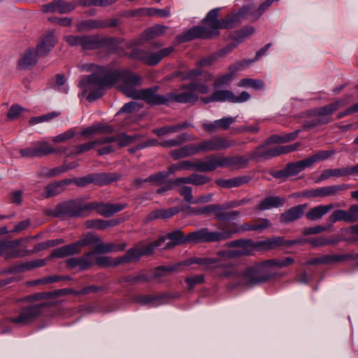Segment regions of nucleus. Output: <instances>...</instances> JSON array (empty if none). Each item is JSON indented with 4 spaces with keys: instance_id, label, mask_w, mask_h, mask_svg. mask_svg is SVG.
Returning a JSON list of instances; mask_svg holds the SVG:
<instances>
[{
    "instance_id": "a19ab883",
    "label": "nucleus",
    "mask_w": 358,
    "mask_h": 358,
    "mask_svg": "<svg viewBox=\"0 0 358 358\" xmlns=\"http://www.w3.org/2000/svg\"><path fill=\"white\" fill-rule=\"evenodd\" d=\"M141 256L142 255L139 248L136 247L130 248L122 257H120L118 258L120 262V264H122L124 263L138 261Z\"/></svg>"
},
{
    "instance_id": "de8ad7c7",
    "label": "nucleus",
    "mask_w": 358,
    "mask_h": 358,
    "mask_svg": "<svg viewBox=\"0 0 358 358\" xmlns=\"http://www.w3.org/2000/svg\"><path fill=\"white\" fill-rule=\"evenodd\" d=\"M351 98V96H347L341 98L333 103H331L322 108V112H334L339 110L342 106H345L348 100Z\"/></svg>"
},
{
    "instance_id": "7c9ffc66",
    "label": "nucleus",
    "mask_w": 358,
    "mask_h": 358,
    "mask_svg": "<svg viewBox=\"0 0 358 358\" xmlns=\"http://www.w3.org/2000/svg\"><path fill=\"white\" fill-rule=\"evenodd\" d=\"M113 131V128L112 126L99 123L83 129L80 134L87 137L97 134H110Z\"/></svg>"
},
{
    "instance_id": "ddd939ff",
    "label": "nucleus",
    "mask_w": 358,
    "mask_h": 358,
    "mask_svg": "<svg viewBox=\"0 0 358 358\" xmlns=\"http://www.w3.org/2000/svg\"><path fill=\"white\" fill-rule=\"evenodd\" d=\"M129 57L150 66L156 65L161 61L158 51L154 52L149 50L134 49L130 53Z\"/></svg>"
},
{
    "instance_id": "3c124183",
    "label": "nucleus",
    "mask_w": 358,
    "mask_h": 358,
    "mask_svg": "<svg viewBox=\"0 0 358 358\" xmlns=\"http://www.w3.org/2000/svg\"><path fill=\"white\" fill-rule=\"evenodd\" d=\"M104 27V23L100 20H89L81 23L78 29L79 30H90Z\"/></svg>"
},
{
    "instance_id": "4be33fe9",
    "label": "nucleus",
    "mask_w": 358,
    "mask_h": 358,
    "mask_svg": "<svg viewBox=\"0 0 358 358\" xmlns=\"http://www.w3.org/2000/svg\"><path fill=\"white\" fill-rule=\"evenodd\" d=\"M69 185H71V181L68 180V178L50 183L45 187L43 196L44 198H49L58 195L62 193L65 190L66 187Z\"/></svg>"
},
{
    "instance_id": "a18cd8bd",
    "label": "nucleus",
    "mask_w": 358,
    "mask_h": 358,
    "mask_svg": "<svg viewBox=\"0 0 358 358\" xmlns=\"http://www.w3.org/2000/svg\"><path fill=\"white\" fill-rule=\"evenodd\" d=\"M105 145L104 137L91 142L78 145L76 147V153L81 154L92 150L96 145Z\"/></svg>"
},
{
    "instance_id": "9b49d317",
    "label": "nucleus",
    "mask_w": 358,
    "mask_h": 358,
    "mask_svg": "<svg viewBox=\"0 0 358 358\" xmlns=\"http://www.w3.org/2000/svg\"><path fill=\"white\" fill-rule=\"evenodd\" d=\"M68 268L73 269L78 267L81 271H85L94 265V252H87L79 257H71L66 260Z\"/></svg>"
},
{
    "instance_id": "5fc2aeb1",
    "label": "nucleus",
    "mask_w": 358,
    "mask_h": 358,
    "mask_svg": "<svg viewBox=\"0 0 358 358\" xmlns=\"http://www.w3.org/2000/svg\"><path fill=\"white\" fill-rule=\"evenodd\" d=\"M329 220L331 223L336 222L344 221L348 223L347 210H336L329 217Z\"/></svg>"
},
{
    "instance_id": "4d7b16f0",
    "label": "nucleus",
    "mask_w": 358,
    "mask_h": 358,
    "mask_svg": "<svg viewBox=\"0 0 358 358\" xmlns=\"http://www.w3.org/2000/svg\"><path fill=\"white\" fill-rule=\"evenodd\" d=\"M350 257L348 255H324L322 257V264H335L343 262L348 259Z\"/></svg>"
},
{
    "instance_id": "0e129e2a",
    "label": "nucleus",
    "mask_w": 358,
    "mask_h": 358,
    "mask_svg": "<svg viewBox=\"0 0 358 358\" xmlns=\"http://www.w3.org/2000/svg\"><path fill=\"white\" fill-rule=\"evenodd\" d=\"M204 281L203 275H195L185 278V282L189 289L194 287L195 285L201 284Z\"/></svg>"
},
{
    "instance_id": "f704fd0d",
    "label": "nucleus",
    "mask_w": 358,
    "mask_h": 358,
    "mask_svg": "<svg viewBox=\"0 0 358 358\" xmlns=\"http://www.w3.org/2000/svg\"><path fill=\"white\" fill-rule=\"evenodd\" d=\"M237 70L235 66H231L229 67L230 72L220 76L215 80L214 86L215 88H222L224 87H228L230 85L234 77V72Z\"/></svg>"
},
{
    "instance_id": "79ce46f5",
    "label": "nucleus",
    "mask_w": 358,
    "mask_h": 358,
    "mask_svg": "<svg viewBox=\"0 0 358 358\" xmlns=\"http://www.w3.org/2000/svg\"><path fill=\"white\" fill-rule=\"evenodd\" d=\"M195 264L203 265L205 268H208L211 265H214L215 267H227L229 266L217 258H199L195 257Z\"/></svg>"
},
{
    "instance_id": "412c9836",
    "label": "nucleus",
    "mask_w": 358,
    "mask_h": 358,
    "mask_svg": "<svg viewBox=\"0 0 358 358\" xmlns=\"http://www.w3.org/2000/svg\"><path fill=\"white\" fill-rule=\"evenodd\" d=\"M253 227V223H244L238 227H236L234 224H225L223 227H222L224 241L231 238L235 234L248 231H255Z\"/></svg>"
},
{
    "instance_id": "72a5a7b5",
    "label": "nucleus",
    "mask_w": 358,
    "mask_h": 358,
    "mask_svg": "<svg viewBox=\"0 0 358 358\" xmlns=\"http://www.w3.org/2000/svg\"><path fill=\"white\" fill-rule=\"evenodd\" d=\"M294 259L292 257H285L282 259H271L262 262L263 266L265 267H271L276 268H282L293 264Z\"/></svg>"
},
{
    "instance_id": "2f4dec72",
    "label": "nucleus",
    "mask_w": 358,
    "mask_h": 358,
    "mask_svg": "<svg viewBox=\"0 0 358 358\" xmlns=\"http://www.w3.org/2000/svg\"><path fill=\"white\" fill-rule=\"evenodd\" d=\"M332 204L320 205L310 208L306 216L309 220H317L321 219L324 215L327 214L332 208Z\"/></svg>"
},
{
    "instance_id": "39448f33",
    "label": "nucleus",
    "mask_w": 358,
    "mask_h": 358,
    "mask_svg": "<svg viewBox=\"0 0 358 358\" xmlns=\"http://www.w3.org/2000/svg\"><path fill=\"white\" fill-rule=\"evenodd\" d=\"M48 306V303H40L25 306L20 309L17 316L10 317L7 319L9 322L19 325H27L37 319L42 310Z\"/></svg>"
},
{
    "instance_id": "c9c22d12",
    "label": "nucleus",
    "mask_w": 358,
    "mask_h": 358,
    "mask_svg": "<svg viewBox=\"0 0 358 358\" xmlns=\"http://www.w3.org/2000/svg\"><path fill=\"white\" fill-rule=\"evenodd\" d=\"M330 113H314L311 120L306 121L303 127L305 129H311L320 124H326L330 121Z\"/></svg>"
},
{
    "instance_id": "6e6d98bb",
    "label": "nucleus",
    "mask_w": 358,
    "mask_h": 358,
    "mask_svg": "<svg viewBox=\"0 0 358 358\" xmlns=\"http://www.w3.org/2000/svg\"><path fill=\"white\" fill-rule=\"evenodd\" d=\"M169 172H158L144 179V181H148L155 185H161L164 182V180L169 176Z\"/></svg>"
},
{
    "instance_id": "338daca9",
    "label": "nucleus",
    "mask_w": 358,
    "mask_h": 358,
    "mask_svg": "<svg viewBox=\"0 0 358 358\" xmlns=\"http://www.w3.org/2000/svg\"><path fill=\"white\" fill-rule=\"evenodd\" d=\"M255 231H262L271 226L270 221L266 218H259L253 222Z\"/></svg>"
},
{
    "instance_id": "4468645a",
    "label": "nucleus",
    "mask_w": 358,
    "mask_h": 358,
    "mask_svg": "<svg viewBox=\"0 0 358 358\" xmlns=\"http://www.w3.org/2000/svg\"><path fill=\"white\" fill-rule=\"evenodd\" d=\"M204 164H207L206 157L203 159H197L194 162L189 161H181L177 164H171L169 167V173H173L177 171L180 170H188L191 168H194L196 171L200 172H208V171L203 170Z\"/></svg>"
},
{
    "instance_id": "864d4df0",
    "label": "nucleus",
    "mask_w": 358,
    "mask_h": 358,
    "mask_svg": "<svg viewBox=\"0 0 358 358\" xmlns=\"http://www.w3.org/2000/svg\"><path fill=\"white\" fill-rule=\"evenodd\" d=\"M194 138H189V139L187 138V134H182L179 136H178L175 139L171 140H167L162 143H161L160 145L164 147H168L171 148L174 146L179 145L182 144V143L187 141V140H194Z\"/></svg>"
},
{
    "instance_id": "5701e85b",
    "label": "nucleus",
    "mask_w": 358,
    "mask_h": 358,
    "mask_svg": "<svg viewBox=\"0 0 358 358\" xmlns=\"http://www.w3.org/2000/svg\"><path fill=\"white\" fill-rule=\"evenodd\" d=\"M36 155L37 157L48 155L54 153H63L66 151V148H54L47 141H38L34 145Z\"/></svg>"
},
{
    "instance_id": "e2e57ef3",
    "label": "nucleus",
    "mask_w": 358,
    "mask_h": 358,
    "mask_svg": "<svg viewBox=\"0 0 358 358\" xmlns=\"http://www.w3.org/2000/svg\"><path fill=\"white\" fill-rule=\"evenodd\" d=\"M210 181V178L204 175L194 173L192 174V185L200 186Z\"/></svg>"
},
{
    "instance_id": "cd10ccee",
    "label": "nucleus",
    "mask_w": 358,
    "mask_h": 358,
    "mask_svg": "<svg viewBox=\"0 0 358 358\" xmlns=\"http://www.w3.org/2000/svg\"><path fill=\"white\" fill-rule=\"evenodd\" d=\"M38 53L36 50L29 48L26 50L18 60V66L21 69H28L37 62Z\"/></svg>"
},
{
    "instance_id": "4c0bfd02",
    "label": "nucleus",
    "mask_w": 358,
    "mask_h": 358,
    "mask_svg": "<svg viewBox=\"0 0 358 358\" xmlns=\"http://www.w3.org/2000/svg\"><path fill=\"white\" fill-rule=\"evenodd\" d=\"M94 265L101 268L115 267L120 265L118 257L112 258L107 256H96L94 255Z\"/></svg>"
},
{
    "instance_id": "f8f14e48",
    "label": "nucleus",
    "mask_w": 358,
    "mask_h": 358,
    "mask_svg": "<svg viewBox=\"0 0 358 358\" xmlns=\"http://www.w3.org/2000/svg\"><path fill=\"white\" fill-rule=\"evenodd\" d=\"M124 208V205L122 204L90 202L88 203V215L92 210H96L100 215L106 217H108L115 213L121 211Z\"/></svg>"
},
{
    "instance_id": "a878e982",
    "label": "nucleus",
    "mask_w": 358,
    "mask_h": 358,
    "mask_svg": "<svg viewBox=\"0 0 358 358\" xmlns=\"http://www.w3.org/2000/svg\"><path fill=\"white\" fill-rule=\"evenodd\" d=\"M267 145L268 144L266 143V142H265L264 144L257 147L250 154V157L252 159H256V158H259V157L268 159L270 157L280 155L279 147H275L273 148L268 149V148H267Z\"/></svg>"
},
{
    "instance_id": "473e14b6",
    "label": "nucleus",
    "mask_w": 358,
    "mask_h": 358,
    "mask_svg": "<svg viewBox=\"0 0 358 358\" xmlns=\"http://www.w3.org/2000/svg\"><path fill=\"white\" fill-rule=\"evenodd\" d=\"M169 240L166 243L165 248H173L176 245L186 244V236H185L181 230H176L167 234L166 236Z\"/></svg>"
},
{
    "instance_id": "20e7f679",
    "label": "nucleus",
    "mask_w": 358,
    "mask_h": 358,
    "mask_svg": "<svg viewBox=\"0 0 358 358\" xmlns=\"http://www.w3.org/2000/svg\"><path fill=\"white\" fill-rule=\"evenodd\" d=\"M207 164H204L203 170L211 172L218 167L243 169L248 163V159L243 156L223 157L211 155L206 157Z\"/></svg>"
},
{
    "instance_id": "423d86ee",
    "label": "nucleus",
    "mask_w": 358,
    "mask_h": 358,
    "mask_svg": "<svg viewBox=\"0 0 358 358\" xmlns=\"http://www.w3.org/2000/svg\"><path fill=\"white\" fill-rule=\"evenodd\" d=\"M119 176L115 173H92L83 177L68 178L71 184L74 183L79 187H84L90 184L103 185L115 181Z\"/></svg>"
},
{
    "instance_id": "393cba45",
    "label": "nucleus",
    "mask_w": 358,
    "mask_h": 358,
    "mask_svg": "<svg viewBox=\"0 0 358 358\" xmlns=\"http://www.w3.org/2000/svg\"><path fill=\"white\" fill-rule=\"evenodd\" d=\"M140 138L139 135L129 136L125 133H120L115 136L104 137V140L105 144L117 142L119 148H122L132 144Z\"/></svg>"
},
{
    "instance_id": "e433bc0d",
    "label": "nucleus",
    "mask_w": 358,
    "mask_h": 358,
    "mask_svg": "<svg viewBox=\"0 0 358 358\" xmlns=\"http://www.w3.org/2000/svg\"><path fill=\"white\" fill-rule=\"evenodd\" d=\"M189 126V124L187 122H184L173 126H164L161 128L155 129L152 130V132L158 136H162L168 134L178 132Z\"/></svg>"
},
{
    "instance_id": "f3484780",
    "label": "nucleus",
    "mask_w": 358,
    "mask_h": 358,
    "mask_svg": "<svg viewBox=\"0 0 358 358\" xmlns=\"http://www.w3.org/2000/svg\"><path fill=\"white\" fill-rule=\"evenodd\" d=\"M235 122V118L226 117L213 122H204L202 127L209 133H215L219 130H226Z\"/></svg>"
},
{
    "instance_id": "37998d69",
    "label": "nucleus",
    "mask_w": 358,
    "mask_h": 358,
    "mask_svg": "<svg viewBox=\"0 0 358 358\" xmlns=\"http://www.w3.org/2000/svg\"><path fill=\"white\" fill-rule=\"evenodd\" d=\"M99 45V40L96 36L82 35L80 47L83 50H92L97 48Z\"/></svg>"
},
{
    "instance_id": "6ab92c4d",
    "label": "nucleus",
    "mask_w": 358,
    "mask_h": 358,
    "mask_svg": "<svg viewBox=\"0 0 358 358\" xmlns=\"http://www.w3.org/2000/svg\"><path fill=\"white\" fill-rule=\"evenodd\" d=\"M56 39L53 32H48L44 34L36 47V52L38 55H47L55 46Z\"/></svg>"
},
{
    "instance_id": "f257e3e1",
    "label": "nucleus",
    "mask_w": 358,
    "mask_h": 358,
    "mask_svg": "<svg viewBox=\"0 0 358 358\" xmlns=\"http://www.w3.org/2000/svg\"><path fill=\"white\" fill-rule=\"evenodd\" d=\"M80 69L83 71L91 73L89 76H83L79 82V87L83 90V92L89 91L87 99L90 102L103 95L104 87L114 84H117V87L128 97L143 99L152 106L169 105L172 102L194 103L199 99L198 95L192 91L190 84L183 85L182 89L185 91L182 92L161 95L156 93V87L137 90L136 87L141 83V78L129 70L112 71L91 63L81 65Z\"/></svg>"
},
{
    "instance_id": "aec40b11",
    "label": "nucleus",
    "mask_w": 358,
    "mask_h": 358,
    "mask_svg": "<svg viewBox=\"0 0 358 358\" xmlns=\"http://www.w3.org/2000/svg\"><path fill=\"white\" fill-rule=\"evenodd\" d=\"M234 93L227 90H215L210 96L201 99V101L204 103L210 102H233Z\"/></svg>"
},
{
    "instance_id": "09e8293b",
    "label": "nucleus",
    "mask_w": 358,
    "mask_h": 358,
    "mask_svg": "<svg viewBox=\"0 0 358 358\" xmlns=\"http://www.w3.org/2000/svg\"><path fill=\"white\" fill-rule=\"evenodd\" d=\"M117 0H79L78 3L85 7L91 6L106 7L113 4Z\"/></svg>"
},
{
    "instance_id": "0eeeda50",
    "label": "nucleus",
    "mask_w": 358,
    "mask_h": 358,
    "mask_svg": "<svg viewBox=\"0 0 358 358\" xmlns=\"http://www.w3.org/2000/svg\"><path fill=\"white\" fill-rule=\"evenodd\" d=\"M223 241L222 229L219 231H210L208 228H201L186 235V244L220 242Z\"/></svg>"
},
{
    "instance_id": "c85d7f7f",
    "label": "nucleus",
    "mask_w": 358,
    "mask_h": 358,
    "mask_svg": "<svg viewBox=\"0 0 358 358\" xmlns=\"http://www.w3.org/2000/svg\"><path fill=\"white\" fill-rule=\"evenodd\" d=\"M168 29V27L157 24L145 29L141 36V43H144L151 39L163 35Z\"/></svg>"
},
{
    "instance_id": "49530a36",
    "label": "nucleus",
    "mask_w": 358,
    "mask_h": 358,
    "mask_svg": "<svg viewBox=\"0 0 358 358\" xmlns=\"http://www.w3.org/2000/svg\"><path fill=\"white\" fill-rule=\"evenodd\" d=\"M351 187L349 184H340L326 186L327 196H336L341 195L343 192L347 191Z\"/></svg>"
},
{
    "instance_id": "2eb2a0df",
    "label": "nucleus",
    "mask_w": 358,
    "mask_h": 358,
    "mask_svg": "<svg viewBox=\"0 0 358 358\" xmlns=\"http://www.w3.org/2000/svg\"><path fill=\"white\" fill-rule=\"evenodd\" d=\"M20 240L4 241L3 255L6 259L17 258L27 255V250L20 248Z\"/></svg>"
},
{
    "instance_id": "c03bdc74",
    "label": "nucleus",
    "mask_w": 358,
    "mask_h": 358,
    "mask_svg": "<svg viewBox=\"0 0 358 358\" xmlns=\"http://www.w3.org/2000/svg\"><path fill=\"white\" fill-rule=\"evenodd\" d=\"M217 209V206H215L214 204H210L202 208H192L188 207L187 208L189 214L201 215H209L214 214L215 215V210Z\"/></svg>"
},
{
    "instance_id": "dca6fc26",
    "label": "nucleus",
    "mask_w": 358,
    "mask_h": 358,
    "mask_svg": "<svg viewBox=\"0 0 358 358\" xmlns=\"http://www.w3.org/2000/svg\"><path fill=\"white\" fill-rule=\"evenodd\" d=\"M307 204H300L292 207L280 215V222L282 224H288L300 219L307 208Z\"/></svg>"
},
{
    "instance_id": "680f3d73",
    "label": "nucleus",
    "mask_w": 358,
    "mask_h": 358,
    "mask_svg": "<svg viewBox=\"0 0 358 358\" xmlns=\"http://www.w3.org/2000/svg\"><path fill=\"white\" fill-rule=\"evenodd\" d=\"M162 241H163V239L156 240L152 243L139 247L142 256L150 255L152 254L154 250L158 248V245H160Z\"/></svg>"
},
{
    "instance_id": "bb28decb",
    "label": "nucleus",
    "mask_w": 358,
    "mask_h": 358,
    "mask_svg": "<svg viewBox=\"0 0 358 358\" xmlns=\"http://www.w3.org/2000/svg\"><path fill=\"white\" fill-rule=\"evenodd\" d=\"M285 201L286 199L283 197L269 196L261 201V202L255 207V210L263 211L272 208H278L282 206Z\"/></svg>"
},
{
    "instance_id": "ea45409f",
    "label": "nucleus",
    "mask_w": 358,
    "mask_h": 358,
    "mask_svg": "<svg viewBox=\"0 0 358 358\" xmlns=\"http://www.w3.org/2000/svg\"><path fill=\"white\" fill-rule=\"evenodd\" d=\"M349 171H348V167H344L341 169H326L322 171V174L320 176V180H327L330 178L331 177H345L349 176Z\"/></svg>"
},
{
    "instance_id": "f03ea898",
    "label": "nucleus",
    "mask_w": 358,
    "mask_h": 358,
    "mask_svg": "<svg viewBox=\"0 0 358 358\" xmlns=\"http://www.w3.org/2000/svg\"><path fill=\"white\" fill-rule=\"evenodd\" d=\"M220 8H214L203 19L204 26H195L182 34L177 36L178 43H182L195 38H211L219 34L220 21L218 20Z\"/></svg>"
},
{
    "instance_id": "6e6552de",
    "label": "nucleus",
    "mask_w": 358,
    "mask_h": 358,
    "mask_svg": "<svg viewBox=\"0 0 358 358\" xmlns=\"http://www.w3.org/2000/svg\"><path fill=\"white\" fill-rule=\"evenodd\" d=\"M262 262L246 268L241 274L245 285H254L266 282L269 276L264 271Z\"/></svg>"
},
{
    "instance_id": "774afa93",
    "label": "nucleus",
    "mask_w": 358,
    "mask_h": 358,
    "mask_svg": "<svg viewBox=\"0 0 358 358\" xmlns=\"http://www.w3.org/2000/svg\"><path fill=\"white\" fill-rule=\"evenodd\" d=\"M348 223L358 221V204L352 205L347 210Z\"/></svg>"
},
{
    "instance_id": "58836bf2",
    "label": "nucleus",
    "mask_w": 358,
    "mask_h": 358,
    "mask_svg": "<svg viewBox=\"0 0 358 358\" xmlns=\"http://www.w3.org/2000/svg\"><path fill=\"white\" fill-rule=\"evenodd\" d=\"M238 86L239 87H250L255 90H262L265 88V83L261 79L245 78L238 82Z\"/></svg>"
},
{
    "instance_id": "8fccbe9b",
    "label": "nucleus",
    "mask_w": 358,
    "mask_h": 358,
    "mask_svg": "<svg viewBox=\"0 0 358 358\" xmlns=\"http://www.w3.org/2000/svg\"><path fill=\"white\" fill-rule=\"evenodd\" d=\"M98 241V236L95 235H92L90 234H86L77 242H76L80 252H81L82 248L87 245H96V243Z\"/></svg>"
},
{
    "instance_id": "9d476101",
    "label": "nucleus",
    "mask_w": 358,
    "mask_h": 358,
    "mask_svg": "<svg viewBox=\"0 0 358 358\" xmlns=\"http://www.w3.org/2000/svg\"><path fill=\"white\" fill-rule=\"evenodd\" d=\"M76 7L74 2H69L63 0H55L49 3L41 6V10L45 13H59L60 14L69 13Z\"/></svg>"
},
{
    "instance_id": "c756f323",
    "label": "nucleus",
    "mask_w": 358,
    "mask_h": 358,
    "mask_svg": "<svg viewBox=\"0 0 358 358\" xmlns=\"http://www.w3.org/2000/svg\"><path fill=\"white\" fill-rule=\"evenodd\" d=\"M250 181V178L248 176H239L229 179L219 178L215 180L217 185L223 188H231L240 187Z\"/></svg>"
},
{
    "instance_id": "69168bd1",
    "label": "nucleus",
    "mask_w": 358,
    "mask_h": 358,
    "mask_svg": "<svg viewBox=\"0 0 358 358\" xmlns=\"http://www.w3.org/2000/svg\"><path fill=\"white\" fill-rule=\"evenodd\" d=\"M253 243L251 240L238 239L232 241L227 243L228 248H245L249 246H252Z\"/></svg>"
},
{
    "instance_id": "13d9d810",
    "label": "nucleus",
    "mask_w": 358,
    "mask_h": 358,
    "mask_svg": "<svg viewBox=\"0 0 358 358\" xmlns=\"http://www.w3.org/2000/svg\"><path fill=\"white\" fill-rule=\"evenodd\" d=\"M160 271L178 272V271H180L179 265H177V264H176L169 265V266H158L154 271V273H153L154 277L158 278V277L163 275V274L161 273Z\"/></svg>"
},
{
    "instance_id": "052dcab7",
    "label": "nucleus",
    "mask_w": 358,
    "mask_h": 358,
    "mask_svg": "<svg viewBox=\"0 0 358 358\" xmlns=\"http://www.w3.org/2000/svg\"><path fill=\"white\" fill-rule=\"evenodd\" d=\"M76 135V132L73 129L60 134L52 138V141L55 143H65L71 139Z\"/></svg>"
},
{
    "instance_id": "603ef678",
    "label": "nucleus",
    "mask_w": 358,
    "mask_h": 358,
    "mask_svg": "<svg viewBox=\"0 0 358 358\" xmlns=\"http://www.w3.org/2000/svg\"><path fill=\"white\" fill-rule=\"evenodd\" d=\"M241 212L239 210H232V211H223L215 213V217L217 219L221 221H229L234 220L237 217H240Z\"/></svg>"
},
{
    "instance_id": "a211bd4d",
    "label": "nucleus",
    "mask_w": 358,
    "mask_h": 358,
    "mask_svg": "<svg viewBox=\"0 0 358 358\" xmlns=\"http://www.w3.org/2000/svg\"><path fill=\"white\" fill-rule=\"evenodd\" d=\"M126 247L127 244L124 243L117 245L113 243H104L98 237V241L96 243L94 250L90 252H94V255L96 254H106L112 252L123 251Z\"/></svg>"
},
{
    "instance_id": "7ed1b4c3",
    "label": "nucleus",
    "mask_w": 358,
    "mask_h": 358,
    "mask_svg": "<svg viewBox=\"0 0 358 358\" xmlns=\"http://www.w3.org/2000/svg\"><path fill=\"white\" fill-rule=\"evenodd\" d=\"M48 214L62 218L86 217L88 215V203H84L80 199L69 200L58 204Z\"/></svg>"
},
{
    "instance_id": "b1692460",
    "label": "nucleus",
    "mask_w": 358,
    "mask_h": 358,
    "mask_svg": "<svg viewBox=\"0 0 358 358\" xmlns=\"http://www.w3.org/2000/svg\"><path fill=\"white\" fill-rule=\"evenodd\" d=\"M251 9L249 6L242 8L240 11L234 15H229L225 19L220 21L219 29H231L240 23V18L250 13Z\"/></svg>"
},
{
    "instance_id": "1a4fd4ad",
    "label": "nucleus",
    "mask_w": 358,
    "mask_h": 358,
    "mask_svg": "<svg viewBox=\"0 0 358 358\" xmlns=\"http://www.w3.org/2000/svg\"><path fill=\"white\" fill-rule=\"evenodd\" d=\"M234 140H230L227 137L214 136L208 139L200 142V148L202 152L224 150L237 145Z\"/></svg>"
},
{
    "instance_id": "bf43d9fd",
    "label": "nucleus",
    "mask_w": 358,
    "mask_h": 358,
    "mask_svg": "<svg viewBox=\"0 0 358 358\" xmlns=\"http://www.w3.org/2000/svg\"><path fill=\"white\" fill-rule=\"evenodd\" d=\"M305 197H326L327 189L326 187H319L315 189L306 190L302 193Z\"/></svg>"
}]
</instances>
